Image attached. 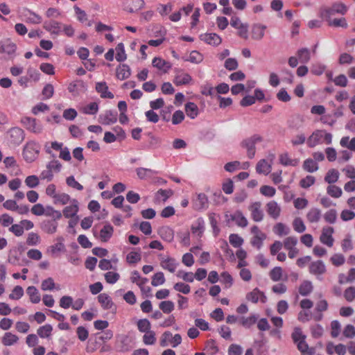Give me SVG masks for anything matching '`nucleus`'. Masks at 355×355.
Segmentation results:
<instances>
[{
	"mask_svg": "<svg viewBox=\"0 0 355 355\" xmlns=\"http://www.w3.org/2000/svg\"><path fill=\"white\" fill-rule=\"evenodd\" d=\"M158 234L165 241L171 243L174 239V231L168 226H162L158 230Z\"/></svg>",
	"mask_w": 355,
	"mask_h": 355,
	"instance_id": "b1692460",
	"label": "nucleus"
},
{
	"mask_svg": "<svg viewBox=\"0 0 355 355\" xmlns=\"http://www.w3.org/2000/svg\"><path fill=\"white\" fill-rule=\"evenodd\" d=\"M138 330L140 332L146 333L150 330L151 324L148 319H140L137 322Z\"/></svg>",
	"mask_w": 355,
	"mask_h": 355,
	"instance_id": "603ef678",
	"label": "nucleus"
},
{
	"mask_svg": "<svg viewBox=\"0 0 355 355\" xmlns=\"http://www.w3.org/2000/svg\"><path fill=\"white\" fill-rule=\"evenodd\" d=\"M16 49H17V46H16L15 44H14L12 42H8V43L1 45V46L0 48V52L6 53V54L10 55L15 53Z\"/></svg>",
	"mask_w": 355,
	"mask_h": 355,
	"instance_id": "6e6d98bb",
	"label": "nucleus"
},
{
	"mask_svg": "<svg viewBox=\"0 0 355 355\" xmlns=\"http://www.w3.org/2000/svg\"><path fill=\"white\" fill-rule=\"evenodd\" d=\"M249 210L251 212V217L255 222H260L263 218V213L261 209V204L255 202L250 205Z\"/></svg>",
	"mask_w": 355,
	"mask_h": 355,
	"instance_id": "2eb2a0df",
	"label": "nucleus"
},
{
	"mask_svg": "<svg viewBox=\"0 0 355 355\" xmlns=\"http://www.w3.org/2000/svg\"><path fill=\"white\" fill-rule=\"evenodd\" d=\"M273 232L278 236L287 235L290 232V229L286 225L282 223H277L273 227Z\"/></svg>",
	"mask_w": 355,
	"mask_h": 355,
	"instance_id": "09e8293b",
	"label": "nucleus"
},
{
	"mask_svg": "<svg viewBox=\"0 0 355 355\" xmlns=\"http://www.w3.org/2000/svg\"><path fill=\"white\" fill-rule=\"evenodd\" d=\"M21 123L28 131L35 134H39L42 131V125L37 122L34 118L24 116L21 119Z\"/></svg>",
	"mask_w": 355,
	"mask_h": 355,
	"instance_id": "0eeeda50",
	"label": "nucleus"
},
{
	"mask_svg": "<svg viewBox=\"0 0 355 355\" xmlns=\"http://www.w3.org/2000/svg\"><path fill=\"white\" fill-rule=\"evenodd\" d=\"M297 55L300 62L307 63L311 59L310 51L306 48H302L297 51Z\"/></svg>",
	"mask_w": 355,
	"mask_h": 355,
	"instance_id": "49530a36",
	"label": "nucleus"
},
{
	"mask_svg": "<svg viewBox=\"0 0 355 355\" xmlns=\"http://www.w3.org/2000/svg\"><path fill=\"white\" fill-rule=\"evenodd\" d=\"M117 117L116 111L107 110L99 116V122L103 125H111L116 122Z\"/></svg>",
	"mask_w": 355,
	"mask_h": 355,
	"instance_id": "4468645a",
	"label": "nucleus"
},
{
	"mask_svg": "<svg viewBox=\"0 0 355 355\" xmlns=\"http://www.w3.org/2000/svg\"><path fill=\"white\" fill-rule=\"evenodd\" d=\"M271 163H269L266 159H260L256 166V171L259 174H263L265 175L269 174L271 171Z\"/></svg>",
	"mask_w": 355,
	"mask_h": 355,
	"instance_id": "bb28decb",
	"label": "nucleus"
},
{
	"mask_svg": "<svg viewBox=\"0 0 355 355\" xmlns=\"http://www.w3.org/2000/svg\"><path fill=\"white\" fill-rule=\"evenodd\" d=\"M339 178V172L335 168L329 170L324 177V181L330 184L338 181Z\"/></svg>",
	"mask_w": 355,
	"mask_h": 355,
	"instance_id": "37998d69",
	"label": "nucleus"
},
{
	"mask_svg": "<svg viewBox=\"0 0 355 355\" xmlns=\"http://www.w3.org/2000/svg\"><path fill=\"white\" fill-rule=\"evenodd\" d=\"M70 205L65 207L62 210L63 216L66 218H71L76 216L79 211L78 202L76 199H72L69 202Z\"/></svg>",
	"mask_w": 355,
	"mask_h": 355,
	"instance_id": "ddd939ff",
	"label": "nucleus"
},
{
	"mask_svg": "<svg viewBox=\"0 0 355 355\" xmlns=\"http://www.w3.org/2000/svg\"><path fill=\"white\" fill-rule=\"evenodd\" d=\"M143 342L145 345H152L156 342L155 333L153 331H148L143 336Z\"/></svg>",
	"mask_w": 355,
	"mask_h": 355,
	"instance_id": "bf43d9fd",
	"label": "nucleus"
},
{
	"mask_svg": "<svg viewBox=\"0 0 355 355\" xmlns=\"http://www.w3.org/2000/svg\"><path fill=\"white\" fill-rule=\"evenodd\" d=\"M313 289L312 282L309 280L303 281L299 286V293L302 296H307Z\"/></svg>",
	"mask_w": 355,
	"mask_h": 355,
	"instance_id": "e433bc0d",
	"label": "nucleus"
},
{
	"mask_svg": "<svg viewBox=\"0 0 355 355\" xmlns=\"http://www.w3.org/2000/svg\"><path fill=\"white\" fill-rule=\"evenodd\" d=\"M173 194V191L171 189H159L155 194V199L157 201L165 202L169 197Z\"/></svg>",
	"mask_w": 355,
	"mask_h": 355,
	"instance_id": "de8ad7c7",
	"label": "nucleus"
},
{
	"mask_svg": "<svg viewBox=\"0 0 355 355\" xmlns=\"http://www.w3.org/2000/svg\"><path fill=\"white\" fill-rule=\"evenodd\" d=\"M269 276L273 282H279L282 277V268L279 266L273 268L270 270Z\"/></svg>",
	"mask_w": 355,
	"mask_h": 355,
	"instance_id": "052dcab7",
	"label": "nucleus"
},
{
	"mask_svg": "<svg viewBox=\"0 0 355 355\" xmlns=\"http://www.w3.org/2000/svg\"><path fill=\"white\" fill-rule=\"evenodd\" d=\"M266 211L270 216L274 219H277L280 215L281 207L277 202L272 200L267 203Z\"/></svg>",
	"mask_w": 355,
	"mask_h": 355,
	"instance_id": "393cba45",
	"label": "nucleus"
},
{
	"mask_svg": "<svg viewBox=\"0 0 355 355\" xmlns=\"http://www.w3.org/2000/svg\"><path fill=\"white\" fill-rule=\"evenodd\" d=\"M294 343L297 345V349L301 355H314L315 350L314 347H310L306 342V336L303 334L300 328H295L291 335Z\"/></svg>",
	"mask_w": 355,
	"mask_h": 355,
	"instance_id": "f257e3e1",
	"label": "nucleus"
},
{
	"mask_svg": "<svg viewBox=\"0 0 355 355\" xmlns=\"http://www.w3.org/2000/svg\"><path fill=\"white\" fill-rule=\"evenodd\" d=\"M200 39L207 44L216 46H218L222 42L221 37L214 33L201 34Z\"/></svg>",
	"mask_w": 355,
	"mask_h": 355,
	"instance_id": "f3484780",
	"label": "nucleus"
},
{
	"mask_svg": "<svg viewBox=\"0 0 355 355\" xmlns=\"http://www.w3.org/2000/svg\"><path fill=\"white\" fill-rule=\"evenodd\" d=\"M230 219L234 221L239 227H245L248 225V220L240 211H236L233 214H231Z\"/></svg>",
	"mask_w": 355,
	"mask_h": 355,
	"instance_id": "f704fd0d",
	"label": "nucleus"
},
{
	"mask_svg": "<svg viewBox=\"0 0 355 355\" xmlns=\"http://www.w3.org/2000/svg\"><path fill=\"white\" fill-rule=\"evenodd\" d=\"M309 222L318 223L321 218V211L318 208H311L306 214Z\"/></svg>",
	"mask_w": 355,
	"mask_h": 355,
	"instance_id": "a19ab883",
	"label": "nucleus"
},
{
	"mask_svg": "<svg viewBox=\"0 0 355 355\" xmlns=\"http://www.w3.org/2000/svg\"><path fill=\"white\" fill-rule=\"evenodd\" d=\"M193 204L195 209L198 210L207 208L208 207L207 196L203 193H198Z\"/></svg>",
	"mask_w": 355,
	"mask_h": 355,
	"instance_id": "2f4dec72",
	"label": "nucleus"
},
{
	"mask_svg": "<svg viewBox=\"0 0 355 355\" xmlns=\"http://www.w3.org/2000/svg\"><path fill=\"white\" fill-rule=\"evenodd\" d=\"M53 200L55 205H65L72 200L70 196L65 193H58Z\"/></svg>",
	"mask_w": 355,
	"mask_h": 355,
	"instance_id": "58836bf2",
	"label": "nucleus"
},
{
	"mask_svg": "<svg viewBox=\"0 0 355 355\" xmlns=\"http://www.w3.org/2000/svg\"><path fill=\"white\" fill-rule=\"evenodd\" d=\"M159 308L164 313H171L175 308L174 303L171 300L162 301L159 304Z\"/></svg>",
	"mask_w": 355,
	"mask_h": 355,
	"instance_id": "3c124183",
	"label": "nucleus"
},
{
	"mask_svg": "<svg viewBox=\"0 0 355 355\" xmlns=\"http://www.w3.org/2000/svg\"><path fill=\"white\" fill-rule=\"evenodd\" d=\"M309 271L310 274L316 276L318 279L327 272L324 263L322 260H317L310 263L309 266Z\"/></svg>",
	"mask_w": 355,
	"mask_h": 355,
	"instance_id": "6e6552de",
	"label": "nucleus"
},
{
	"mask_svg": "<svg viewBox=\"0 0 355 355\" xmlns=\"http://www.w3.org/2000/svg\"><path fill=\"white\" fill-rule=\"evenodd\" d=\"M340 144L342 147L347 148L351 150L355 151V137H353L349 141V137H343L340 139Z\"/></svg>",
	"mask_w": 355,
	"mask_h": 355,
	"instance_id": "864d4df0",
	"label": "nucleus"
},
{
	"mask_svg": "<svg viewBox=\"0 0 355 355\" xmlns=\"http://www.w3.org/2000/svg\"><path fill=\"white\" fill-rule=\"evenodd\" d=\"M114 227L110 224L105 225L99 232V239L102 242H107L112 236Z\"/></svg>",
	"mask_w": 355,
	"mask_h": 355,
	"instance_id": "a878e982",
	"label": "nucleus"
},
{
	"mask_svg": "<svg viewBox=\"0 0 355 355\" xmlns=\"http://www.w3.org/2000/svg\"><path fill=\"white\" fill-rule=\"evenodd\" d=\"M25 184L29 188H35L40 184V178L35 175H29L25 179Z\"/></svg>",
	"mask_w": 355,
	"mask_h": 355,
	"instance_id": "338daca9",
	"label": "nucleus"
},
{
	"mask_svg": "<svg viewBox=\"0 0 355 355\" xmlns=\"http://www.w3.org/2000/svg\"><path fill=\"white\" fill-rule=\"evenodd\" d=\"M165 282V277L162 272H156L152 277L151 284L153 286L162 285Z\"/></svg>",
	"mask_w": 355,
	"mask_h": 355,
	"instance_id": "680f3d73",
	"label": "nucleus"
},
{
	"mask_svg": "<svg viewBox=\"0 0 355 355\" xmlns=\"http://www.w3.org/2000/svg\"><path fill=\"white\" fill-rule=\"evenodd\" d=\"M152 64L154 67L158 69L160 71H162L164 73L168 72V71L171 68V64L166 61L165 60L159 58L155 57L153 58L152 61Z\"/></svg>",
	"mask_w": 355,
	"mask_h": 355,
	"instance_id": "5701e85b",
	"label": "nucleus"
},
{
	"mask_svg": "<svg viewBox=\"0 0 355 355\" xmlns=\"http://www.w3.org/2000/svg\"><path fill=\"white\" fill-rule=\"evenodd\" d=\"M23 17L26 23L33 24H39L42 21V18L40 15L28 8L24 10Z\"/></svg>",
	"mask_w": 355,
	"mask_h": 355,
	"instance_id": "412c9836",
	"label": "nucleus"
},
{
	"mask_svg": "<svg viewBox=\"0 0 355 355\" xmlns=\"http://www.w3.org/2000/svg\"><path fill=\"white\" fill-rule=\"evenodd\" d=\"M40 146L35 141H28L24 147L22 155L26 162L31 163L38 157Z\"/></svg>",
	"mask_w": 355,
	"mask_h": 355,
	"instance_id": "39448f33",
	"label": "nucleus"
},
{
	"mask_svg": "<svg viewBox=\"0 0 355 355\" xmlns=\"http://www.w3.org/2000/svg\"><path fill=\"white\" fill-rule=\"evenodd\" d=\"M44 215L52 218L51 220H60L62 216L61 211L55 210L51 206H46L44 207Z\"/></svg>",
	"mask_w": 355,
	"mask_h": 355,
	"instance_id": "79ce46f5",
	"label": "nucleus"
},
{
	"mask_svg": "<svg viewBox=\"0 0 355 355\" xmlns=\"http://www.w3.org/2000/svg\"><path fill=\"white\" fill-rule=\"evenodd\" d=\"M43 28L51 34L58 35L60 31V23L55 21H45Z\"/></svg>",
	"mask_w": 355,
	"mask_h": 355,
	"instance_id": "c9c22d12",
	"label": "nucleus"
},
{
	"mask_svg": "<svg viewBox=\"0 0 355 355\" xmlns=\"http://www.w3.org/2000/svg\"><path fill=\"white\" fill-rule=\"evenodd\" d=\"M303 168L307 172L313 173L318 169V165L313 159L309 158L304 161Z\"/></svg>",
	"mask_w": 355,
	"mask_h": 355,
	"instance_id": "a18cd8bd",
	"label": "nucleus"
},
{
	"mask_svg": "<svg viewBox=\"0 0 355 355\" xmlns=\"http://www.w3.org/2000/svg\"><path fill=\"white\" fill-rule=\"evenodd\" d=\"M24 295V289L21 286H15L9 295V298L12 300H18Z\"/></svg>",
	"mask_w": 355,
	"mask_h": 355,
	"instance_id": "4d7b16f0",
	"label": "nucleus"
},
{
	"mask_svg": "<svg viewBox=\"0 0 355 355\" xmlns=\"http://www.w3.org/2000/svg\"><path fill=\"white\" fill-rule=\"evenodd\" d=\"M185 112L191 119H195L198 115V107L193 102H189L185 104Z\"/></svg>",
	"mask_w": 355,
	"mask_h": 355,
	"instance_id": "4c0bfd02",
	"label": "nucleus"
},
{
	"mask_svg": "<svg viewBox=\"0 0 355 355\" xmlns=\"http://www.w3.org/2000/svg\"><path fill=\"white\" fill-rule=\"evenodd\" d=\"M98 301L103 309L115 311L116 309L111 297L106 293H101L98 296Z\"/></svg>",
	"mask_w": 355,
	"mask_h": 355,
	"instance_id": "6ab92c4d",
	"label": "nucleus"
},
{
	"mask_svg": "<svg viewBox=\"0 0 355 355\" xmlns=\"http://www.w3.org/2000/svg\"><path fill=\"white\" fill-rule=\"evenodd\" d=\"M58 220L46 219L41 222L40 226L41 230L46 234H53L57 232Z\"/></svg>",
	"mask_w": 355,
	"mask_h": 355,
	"instance_id": "dca6fc26",
	"label": "nucleus"
},
{
	"mask_svg": "<svg viewBox=\"0 0 355 355\" xmlns=\"http://www.w3.org/2000/svg\"><path fill=\"white\" fill-rule=\"evenodd\" d=\"M98 111V105L96 102L91 103L83 107L82 112L85 114H96Z\"/></svg>",
	"mask_w": 355,
	"mask_h": 355,
	"instance_id": "5fc2aeb1",
	"label": "nucleus"
},
{
	"mask_svg": "<svg viewBox=\"0 0 355 355\" xmlns=\"http://www.w3.org/2000/svg\"><path fill=\"white\" fill-rule=\"evenodd\" d=\"M279 162L284 166H295L297 163L296 160L291 159L286 153L279 155Z\"/></svg>",
	"mask_w": 355,
	"mask_h": 355,
	"instance_id": "0e129e2a",
	"label": "nucleus"
},
{
	"mask_svg": "<svg viewBox=\"0 0 355 355\" xmlns=\"http://www.w3.org/2000/svg\"><path fill=\"white\" fill-rule=\"evenodd\" d=\"M266 26L260 24H255L252 27V38L255 40H261L264 35Z\"/></svg>",
	"mask_w": 355,
	"mask_h": 355,
	"instance_id": "cd10ccee",
	"label": "nucleus"
},
{
	"mask_svg": "<svg viewBox=\"0 0 355 355\" xmlns=\"http://www.w3.org/2000/svg\"><path fill=\"white\" fill-rule=\"evenodd\" d=\"M191 232L193 235L201 238L205 231V221L202 218L196 219L191 227Z\"/></svg>",
	"mask_w": 355,
	"mask_h": 355,
	"instance_id": "4be33fe9",
	"label": "nucleus"
},
{
	"mask_svg": "<svg viewBox=\"0 0 355 355\" xmlns=\"http://www.w3.org/2000/svg\"><path fill=\"white\" fill-rule=\"evenodd\" d=\"M331 144L332 142V135L326 132L323 130H316L309 137L306 141L307 146L309 148H313L323 143Z\"/></svg>",
	"mask_w": 355,
	"mask_h": 355,
	"instance_id": "f03ea898",
	"label": "nucleus"
},
{
	"mask_svg": "<svg viewBox=\"0 0 355 355\" xmlns=\"http://www.w3.org/2000/svg\"><path fill=\"white\" fill-rule=\"evenodd\" d=\"M327 193L328 195L334 198H338L343 194L341 188L334 184H331L327 187Z\"/></svg>",
	"mask_w": 355,
	"mask_h": 355,
	"instance_id": "8fccbe9b",
	"label": "nucleus"
},
{
	"mask_svg": "<svg viewBox=\"0 0 355 355\" xmlns=\"http://www.w3.org/2000/svg\"><path fill=\"white\" fill-rule=\"evenodd\" d=\"M130 75V68L127 64H120L116 69V76L118 79L121 80L128 78Z\"/></svg>",
	"mask_w": 355,
	"mask_h": 355,
	"instance_id": "c756f323",
	"label": "nucleus"
},
{
	"mask_svg": "<svg viewBox=\"0 0 355 355\" xmlns=\"http://www.w3.org/2000/svg\"><path fill=\"white\" fill-rule=\"evenodd\" d=\"M245 298L248 302H251L254 304L258 302L266 303L267 301V297L264 293L260 291L258 288H255L252 291L248 293Z\"/></svg>",
	"mask_w": 355,
	"mask_h": 355,
	"instance_id": "9b49d317",
	"label": "nucleus"
},
{
	"mask_svg": "<svg viewBox=\"0 0 355 355\" xmlns=\"http://www.w3.org/2000/svg\"><path fill=\"white\" fill-rule=\"evenodd\" d=\"M263 137L258 134H254L250 137L243 139L240 146L241 148H245L247 152V156L249 159H252L256 153L255 145L258 143L263 141Z\"/></svg>",
	"mask_w": 355,
	"mask_h": 355,
	"instance_id": "20e7f679",
	"label": "nucleus"
},
{
	"mask_svg": "<svg viewBox=\"0 0 355 355\" xmlns=\"http://www.w3.org/2000/svg\"><path fill=\"white\" fill-rule=\"evenodd\" d=\"M251 233L253 234V236L251 239L250 243L258 250L261 249L263 245V241L266 239V234L261 232L257 225L252 227Z\"/></svg>",
	"mask_w": 355,
	"mask_h": 355,
	"instance_id": "423d86ee",
	"label": "nucleus"
},
{
	"mask_svg": "<svg viewBox=\"0 0 355 355\" xmlns=\"http://www.w3.org/2000/svg\"><path fill=\"white\" fill-rule=\"evenodd\" d=\"M327 22L328 25L329 26L338 28L341 27L343 28H347L348 27V24L347 22V20L345 17H340V18H332L329 17L324 19Z\"/></svg>",
	"mask_w": 355,
	"mask_h": 355,
	"instance_id": "7c9ffc66",
	"label": "nucleus"
},
{
	"mask_svg": "<svg viewBox=\"0 0 355 355\" xmlns=\"http://www.w3.org/2000/svg\"><path fill=\"white\" fill-rule=\"evenodd\" d=\"M334 232V230L332 227H324L322 230V233L320 236V242L327 245L328 247H332L334 242V239L333 238Z\"/></svg>",
	"mask_w": 355,
	"mask_h": 355,
	"instance_id": "9d476101",
	"label": "nucleus"
},
{
	"mask_svg": "<svg viewBox=\"0 0 355 355\" xmlns=\"http://www.w3.org/2000/svg\"><path fill=\"white\" fill-rule=\"evenodd\" d=\"M26 294L28 295L30 301L33 304H37L41 300L40 293L34 286H30L26 288Z\"/></svg>",
	"mask_w": 355,
	"mask_h": 355,
	"instance_id": "473e14b6",
	"label": "nucleus"
},
{
	"mask_svg": "<svg viewBox=\"0 0 355 355\" xmlns=\"http://www.w3.org/2000/svg\"><path fill=\"white\" fill-rule=\"evenodd\" d=\"M8 136L10 143L15 145H19L24 141L25 134L24 131L21 128L14 127L9 130L8 132Z\"/></svg>",
	"mask_w": 355,
	"mask_h": 355,
	"instance_id": "1a4fd4ad",
	"label": "nucleus"
},
{
	"mask_svg": "<svg viewBox=\"0 0 355 355\" xmlns=\"http://www.w3.org/2000/svg\"><path fill=\"white\" fill-rule=\"evenodd\" d=\"M19 337L11 332H6L1 338V343L4 346H12L17 343Z\"/></svg>",
	"mask_w": 355,
	"mask_h": 355,
	"instance_id": "72a5a7b5",
	"label": "nucleus"
},
{
	"mask_svg": "<svg viewBox=\"0 0 355 355\" xmlns=\"http://www.w3.org/2000/svg\"><path fill=\"white\" fill-rule=\"evenodd\" d=\"M53 327L51 324H46L38 328L37 333L42 338H49L52 333Z\"/></svg>",
	"mask_w": 355,
	"mask_h": 355,
	"instance_id": "c03bdc74",
	"label": "nucleus"
},
{
	"mask_svg": "<svg viewBox=\"0 0 355 355\" xmlns=\"http://www.w3.org/2000/svg\"><path fill=\"white\" fill-rule=\"evenodd\" d=\"M328 309V303L325 300H321L318 301L315 306V311L317 312L313 315V320L315 321H320L322 318V314L321 313L323 311H327Z\"/></svg>",
	"mask_w": 355,
	"mask_h": 355,
	"instance_id": "c85d7f7f",
	"label": "nucleus"
},
{
	"mask_svg": "<svg viewBox=\"0 0 355 355\" xmlns=\"http://www.w3.org/2000/svg\"><path fill=\"white\" fill-rule=\"evenodd\" d=\"M141 259V250L139 248L137 251H131L127 255L125 260L129 264H135Z\"/></svg>",
	"mask_w": 355,
	"mask_h": 355,
	"instance_id": "ea45409f",
	"label": "nucleus"
},
{
	"mask_svg": "<svg viewBox=\"0 0 355 355\" xmlns=\"http://www.w3.org/2000/svg\"><path fill=\"white\" fill-rule=\"evenodd\" d=\"M40 242V236L35 232H31L28 234L26 244L29 246L37 245Z\"/></svg>",
	"mask_w": 355,
	"mask_h": 355,
	"instance_id": "69168bd1",
	"label": "nucleus"
},
{
	"mask_svg": "<svg viewBox=\"0 0 355 355\" xmlns=\"http://www.w3.org/2000/svg\"><path fill=\"white\" fill-rule=\"evenodd\" d=\"M186 60L194 64H198L203 60V55L198 51H192Z\"/></svg>",
	"mask_w": 355,
	"mask_h": 355,
	"instance_id": "13d9d810",
	"label": "nucleus"
},
{
	"mask_svg": "<svg viewBox=\"0 0 355 355\" xmlns=\"http://www.w3.org/2000/svg\"><path fill=\"white\" fill-rule=\"evenodd\" d=\"M95 89L102 98L112 99L114 97V94L109 91L108 86L105 81L96 83Z\"/></svg>",
	"mask_w": 355,
	"mask_h": 355,
	"instance_id": "a211bd4d",
	"label": "nucleus"
},
{
	"mask_svg": "<svg viewBox=\"0 0 355 355\" xmlns=\"http://www.w3.org/2000/svg\"><path fill=\"white\" fill-rule=\"evenodd\" d=\"M160 266L163 269L167 270L170 272H174L178 266V263L174 258L170 257H162L160 259Z\"/></svg>",
	"mask_w": 355,
	"mask_h": 355,
	"instance_id": "aec40b11",
	"label": "nucleus"
},
{
	"mask_svg": "<svg viewBox=\"0 0 355 355\" xmlns=\"http://www.w3.org/2000/svg\"><path fill=\"white\" fill-rule=\"evenodd\" d=\"M348 11V7L341 1L334 3L330 7L321 8L319 16L322 19L332 17L336 14L345 15Z\"/></svg>",
	"mask_w": 355,
	"mask_h": 355,
	"instance_id": "7ed1b4c3",
	"label": "nucleus"
},
{
	"mask_svg": "<svg viewBox=\"0 0 355 355\" xmlns=\"http://www.w3.org/2000/svg\"><path fill=\"white\" fill-rule=\"evenodd\" d=\"M230 243L234 248H239L243 243V239L236 234H231L229 236Z\"/></svg>",
	"mask_w": 355,
	"mask_h": 355,
	"instance_id": "774afa93",
	"label": "nucleus"
},
{
	"mask_svg": "<svg viewBox=\"0 0 355 355\" xmlns=\"http://www.w3.org/2000/svg\"><path fill=\"white\" fill-rule=\"evenodd\" d=\"M192 80L191 76L181 69H176L173 83L176 86L188 85Z\"/></svg>",
	"mask_w": 355,
	"mask_h": 355,
	"instance_id": "f8f14e48",
	"label": "nucleus"
},
{
	"mask_svg": "<svg viewBox=\"0 0 355 355\" xmlns=\"http://www.w3.org/2000/svg\"><path fill=\"white\" fill-rule=\"evenodd\" d=\"M257 320V318L254 315H250L249 317H242L241 318V324L245 328H250L256 323Z\"/></svg>",
	"mask_w": 355,
	"mask_h": 355,
	"instance_id": "e2e57ef3",
	"label": "nucleus"
}]
</instances>
